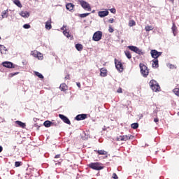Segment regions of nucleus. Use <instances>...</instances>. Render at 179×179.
<instances>
[{
    "mask_svg": "<svg viewBox=\"0 0 179 179\" xmlns=\"http://www.w3.org/2000/svg\"><path fill=\"white\" fill-rule=\"evenodd\" d=\"M0 179H1V177H0Z\"/></svg>",
    "mask_w": 179,
    "mask_h": 179,
    "instance_id": "bf43d9fd",
    "label": "nucleus"
},
{
    "mask_svg": "<svg viewBox=\"0 0 179 179\" xmlns=\"http://www.w3.org/2000/svg\"><path fill=\"white\" fill-rule=\"evenodd\" d=\"M59 89L62 92H66V90H68V85L65 83H62L60 85Z\"/></svg>",
    "mask_w": 179,
    "mask_h": 179,
    "instance_id": "f3484780",
    "label": "nucleus"
},
{
    "mask_svg": "<svg viewBox=\"0 0 179 179\" xmlns=\"http://www.w3.org/2000/svg\"><path fill=\"white\" fill-rule=\"evenodd\" d=\"M3 66L5 68H18L17 65L13 64V63L10 62H4L2 63Z\"/></svg>",
    "mask_w": 179,
    "mask_h": 179,
    "instance_id": "1a4fd4ad",
    "label": "nucleus"
},
{
    "mask_svg": "<svg viewBox=\"0 0 179 179\" xmlns=\"http://www.w3.org/2000/svg\"><path fill=\"white\" fill-rule=\"evenodd\" d=\"M76 48L77 51H82V50H83V45L78 43L76 45Z\"/></svg>",
    "mask_w": 179,
    "mask_h": 179,
    "instance_id": "aec40b11",
    "label": "nucleus"
},
{
    "mask_svg": "<svg viewBox=\"0 0 179 179\" xmlns=\"http://www.w3.org/2000/svg\"><path fill=\"white\" fill-rule=\"evenodd\" d=\"M77 86H78V87H80V83H77Z\"/></svg>",
    "mask_w": 179,
    "mask_h": 179,
    "instance_id": "5fc2aeb1",
    "label": "nucleus"
},
{
    "mask_svg": "<svg viewBox=\"0 0 179 179\" xmlns=\"http://www.w3.org/2000/svg\"><path fill=\"white\" fill-rule=\"evenodd\" d=\"M2 48H5V46H4V45H0V50H1V49H2Z\"/></svg>",
    "mask_w": 179,
    "mask_h": 179,
    "instance_id": "864d4df0",
    "label": "nucleus"
},
{
    "mask_svg": "<svg viewBox=\"0 0 179 179\" xmlns=\"http://www.w3.org/2000/svg\"><path fill=\"white\" fill-rule=\"evenodd\" d=\"M88 167L90 169H92V170H96L97 171H99V170H103V169H104L103 164L100 162H92L88 164Z\"/></svg>",
    "mask_w": 179,
    "mask_h": 179,
    "instance_id": "f257e3e1",
    "label": "nucleus"
},
{
    "mask_svg": "<svg viewBox=\"0 0 179 179\" xmlns=\"http://www.w3.org/2000/svg\"><path fill=\"white\" fill-rule=\"evenodd\" d=\"M173 92L176 96H179V88L173 89Z\"/></svg>",
    "mask_w": 179,
    "mask_h": 179,
    "instance_id": "c9c22d12",
    "label": "nucleus"
},
{
    "mask_svg": "<svg viewBox=\"0 0 179 179\" xmlns=\"http://www.w3.org/2000/svg\"><path fill=\"white\" fill-rule=\"evenodd\" d=\"M59 117L60 119L62 120L63 122H65V124H68V125H71V120H69V119L66 117V116L59 114Z\"/></svg>",
    "mask_w": 179,
    "mask_h": 179,
    "instance_id": "9d476101",
    "label": "nucleus"
},
{
    "mask_svg": "<svg viewBox=\"0 0 179 179\" xmlns=\"http://www.w3.org/2000/svg\"><path fill=\"white\" fill-rule=\"evenodd\" d=\"M114 18H110L108 20V23H113L114 22Z\"/></svg>",
    "mask_w": 179,
    "mask_h": 179,
    "instance_id": "49530a36",
    "label": "nucleus"
},
{
    "mask_svg": "<svg viewBox=\"0 0 179 179\" xmlns=\"http://www.w3.org/2000/svg\"><path fill=\"white\" fill-rule=\"evenodd\" d=\"M139 67L141 69V73L143 76V78H148L149 75V69L146 65L143 64V63H140Z\"/></svg>",
    "mask_w": 179,
    "mask_h": 179,
    "instance_id": "f03ea898",
    "label": "nucleus"
},
{
    "mask_svg": "<svg viewBox=\"0 0 179 179\" xmlns=\"http://www.w3.org/2000/svg\"><path fill=\"white\" fill-rule=\"evenodd\" d=\"M63 34H64V36H66V37H67L68 38L71 37V34H69V32H68L67 31H64Z\"/></svg>",
    "mask_w": 179,
    "mask_h": 179,
    "instance_id": "4c0bfd02",
    "label": "nucleus"
},
{
    "mask_svg": "<svg viewBox=\"0 0 179 179\" xmlns=\"http://www.w3.org/2000/svg\"><path fill=\"white\" fill-rule=\"evenodd\" d=\"M13 3L18 6V8H22V3L20 1H14Z\"/></svg>",
    "mask_w": 179,
    "mask_h": 179,
    "instance_id": "473e14b6",
    "label": "nucleus"
},
{
    "mask_svg": "<svg viewBox=\"0 0 179 179\" xmlns=\"http://www.w3.org/2000/svg\"><path fill=\"white\" fill-rule=\"evenodd\" d=\"M36 58H38V59H43V54H41L40 52H38V55H36Z\"/></svg>",
    "mask_w": 179,
    "mask_h": 179,
    "instance_id": "f704fd0d",
    "label": "nucleus"
},
{
    "mask_svg": "<svg viewBox=\"0 0 179 179\" xmlns=\"http://www.w3.org/2000/svg\"><path fill=\"white\" fill-rule=\"evenodd\" d=\"M108 10H105V11H99L98 12V15L100 17H106V16H108Z\"/></svg>",
    "mask_w": 179,
    "mask_h": 179,
    "instance_id": "ddd939ff",
    "label": "nucleus"
},
{
    "mask_svg": "<svg viewBox=\"0 0 179 179\" xmlns=\"http://www.w3.org/2000/svg\"><path fill=\"white\" fill-rule=\"evenodd\" d=\"M112 177L114 179H118V176H117V173H113V176Z\"/></svg>",
    "mask_w": 179,
    "mask_h": 179,
    "instance_id": "37998d69",
    "label": "nucleus"
},
{
    "mask_svg": "<svg viewBox=\"0 0 179 179\" xmlns=\"http://www.w3.org/2000/svg\"><path fill=\"white\" fill-rule=\"evenodd\" d=\"M110 12H111V13H115L117 10H115V8H111L110 9Z\"/></svg>",
    "mask_w": 179,
    "mask_h": 179,
    "instance_id": "c03bdc74",
    "label": "nucleus"
},
{
    "mask_svg": "<svg viewBox=\"0 0 179 179\" xmlns=\"http://www.w3.org/2000/svg\"><path fill=\"white\" fill-rule=\"evenodd\" d=\"M136 54H138V55H143V54H145V52L143 51H142V50L139 49V48H137L136 49Z\"/></svg>",
    "mask_w": 179,
    "mask_h": 179,
    "instance_id": "393cba45",
    "label": "nucleus"
},
{
    "mask_svg": "<svg viewBox=\"0 0 179 179\" xmlns=\"http://www.w3.org/2000/svg\"><path fill=\"white\" fill-rule=\"evenodd\" d=\"M100 76L102 78H106V76H107V69L101 68L100 69Z\"/></svg>",
    "mask_w": 179,
    "mask_h": 179,
    "instance_id": "f8f14e48",
    "label": "nucleus"
},
{
    "mask_svg": "<svg viewBox=\"0 0 179 179\" xmlns=\"http://www.w3.org/2000/svg\"><path fill=\"white\" fill-rule=\"evenodd\" d=\"M16 75H19V72L11 73H10L9 76H10V78H13V76H15Z\"/></svg>",
    "mask_w": 179,
    "mask_h": 179,
    "instance_id": "a19ab883",
    "label": "nucleus"
},
{
    "mask_svg": "<svg viewBox=\"0 0 179 179\" xmlns=\"http://www.w3.org/2000/svg\"><path fill=\"white\" fill-rule=\"evenodd\" d=\"M101 37H103V32H101V31H98L94 34L92 36V40L94 41H100Z\"/></svg>",
    "mask_w": 179,
    "mask_h": 179,
    "instance_id": "39448f33",
    "label": "nucleus"
},
{
    "mask_svg": "<svg viewBox=\"0 0 179 179\" xmlns=\"http://www.w3.org/2000/svg\"><path fill=\"white\" fill-rule=\"evenodd\" d=\"M131 127L133 129H138V128H139V124L133 123V124H131Z\"/></svg>",
    "mask_w": 179,
    "mask_h": 179,
    "instance_id": "c85d7f7f",
    "label": "nucleus"
},
{
    "mask_svg": "<svg viewBox=\"0 0 179 179\" xmlns=\"http://www.w3.org/2000/svg\"><path fill=\"white\" fill-rule=\"evenodd\" d=\"M2 150H3V148H2V146H0V153L1 152H2Z\"/></svg>",
    "mask_w": 179,
    "mask_h": 179,
    "instance_id": "603ef678",
    "label": "nucleus"
},
{
    "mask_svg": "<svg viewBox=\"0 0 179 179\" xmlns=\"http://www.w3.org/2000/svg\"><path fill=\"white\" fill-rule=\"evenodd\" d=\"M153 26H152V25H147V26H145V30L146 31H150L151 30H153Z\"/></svg>",
    "mask_w": 179,
    "mask_h": 179,
    "instance_id": "bb28decb",
    "label": "nucleus"
},
{
    "mask_svg": "<svg viewBox=\"0 0 179 179\" xmlns=\"http://www.w3.org/2000/svg\"><path fill=\"white\" fill-rule=\"evenodd\" d=\"M57 123L51 122V127H56Z\"/></svg>",
    "mask_w": 179,
    "mask_h": 179,
    "instance_id": "09e8293b",
    "label": "nucleus"
},
{
    "mask_svg": "<svg viewBox=\"0 0 179 179\" xmlns=\"http://www.w3.org/2000/svg\"><path fill=\"white\" fill-rule=\"evenodd\" d=\"M23 163L22 162H15V167H20Z\"/></svg>",
    "mask_w": 179,
    "mask_h": 179,
    "instance_id": "e433bc0d",
    "label": "nucleus"
},
{
    "mask_svg": "<svg viewBox=\"0 0 179 179\" xmlns=\"http://www.w3.org/2000/svg\"><path fill=\"white\" fill-rule=\"evenodd\" d=\"M108 31L109 33H114V28L111 25H109Z\"/></svg>",
    "mask_w": 179,
    "mask_h": 179,
    "instance_id": "ea45409f",
    "label": "nucleus"
},
{
    "mask_svg": "<svg viewBox=\"0 0 179 179\" xmlns=\"http://www.w3.org/2000/svg\"><path fill=\"white\" fill-rule=\"evenodd\" d=\"M178 115H179V112L178 113Z\"/></svg>",
    "mask_w": 179,
    "mask_h": 179,
    "instance_id": "6e6d98bb",
    "label": "nucleus"
},
{
    "mask_svg": "<svg viewBox=\"0 0 179 179\" xmlns=\"http://www.w3.org/2000/svg\"><path fill=\"white\" fill-rule=\"evenodd\" d=\"M116 139L118 141H132V139H134V136H132V135L119 136L117 137Z\"/></svg>",
    "mask_w": 179,
    "mask_h": 179,
    "instance_id": "20e7f679",
    "label": "nucleus"
},
{
    "mask_svg": "<svg viewBox=\"0 0 179 179\" xmlns=\"http://www.w3.org/2000/svg\"><path fill=\"white\" fill-rule=\"evenodd\" d=\"M34 74L36 75V76H38L39 79H44V76H43V74L38 73V71H34Z\"/></svg>",
    "mask_w": 179,
    "mask_h": 179,
    "instance_id": "a878e982",
    "label": "nucleus"
},
{
    "mask_svg": "<svg viewBox=\"0 0 179 179\" xmlns=\"http://www.w3.org/2000/svg\"><path fill=\"white\" fill-rule=\"evenodd\" d=\"M15 124L20 127V128H26V123H23L22 121L17 120L15 121Z\"/></svg>",
    "mask_w": 179,
    "mask_h": 179,
    "instance_id": "dca6fc26",
    "label": "nucleus"
},
{
    "mask_svg": "<svg viewBox=\"0 0 179 179\" xmlns=\"http://www.w3.org/2000/svg\"><path fill=\"white\" fill-rule=\"evenodd\" d=\"M52 28L51 18H49V20L45 22V29H47V30H51Z\"/></svg>",
    "mask_w": 179,
    "mask_h": 179,
    "instance_id": "4468645a",
    "label": "nucleus"
},
{
    "mask_svg": "<svg viewBox=\"0 0 179 179\" xmlns=\"http://www.w3.org/2000/svg\"><path fill=\"white\" fill-rule=\"evenodd\" d=\"M64 80H71V76L69 73H66V76L64 77Z\"/></svg>",
    "mask_w": 179,
    "mask_h": 179,
    "instance_id": "58836bf2",
    "label": "nucleus"
},
{
    "mask_svg": "<svg viewBox=\"0 0 179 179\" xmlns=\"http://www.w3.org/2000/svg\"><path fill=\"white\" fill-rule=\"evenodd\" d=\"M150 87H151L153 92H159L160 90V85L157 83V81L151 80L149 83Z\"/></svg>",
    "mask_w": 179,
    "mask_h": 179,
    "instance_id": "7ed1b4c3",
    "label": "nucleus"
},
{
    "mask_svg": "<svg viewBox=\"0 0 179 179\" xmlns=\"http://www.w3.org/2000/svg\"><path fill=\"white\" fill-rule=\"evenodd\" d=\"M124 54L128 59H131V58H132V55H131V52H129V50L124 51Z\"/></svg>",
    "mask_w": 179,
    "mask_h": 179,
    "instance_id": "4be33fe9",
    "label": "nucleus"
},
{
    "mask_svg": "<svg viewBox=\"0 0 179 179\" xmlns=\"http://www.w3.org/2000/svg\"><path fill=\"white\" fill-rule=\"evenodd\" d=\"M154 122H159V118H158V117H155V118L154 119Z\"/></svg>",
    "mask_w": 179,
    "mask_h": 179,
    "instance_id": "3c124183",
    "label": "nucleus"
},
{
    "mask_svg": "<svg viewBox=\"0 0 179 179\" xmlns=\"http://www.w3.org/2000/svg\"><path fill=\"white\" fill-rule=\"evenodd\" d=\"M38 54V51L37 50H33L31 52V55H32V57H34V58H37Z\"/></svg>",
    "mask_w": 179,
    "mask_h": 179,
    "instance_id": "cd10ccee",
    "label": "nucleus"
},
{
    "mask_svg": "<svg viewBox=\"0 0 179 179\" xmlns=\"http://www.w3.org/2000/svg\"><path fill=\"white\" fill-rule=\"evenodd\" d=\"M44 127H45V128H50V127H51V121L49 120H46L43 123Z\"/></svg>",
    "mask_w": 179,
    "mask_h": 179,
    "instance_id": "b1692460",
    "label": "nucleus"
},
{
    "mask_svg": "<svg viewBox=\"0 0 179 179\" xmlns=\"http://www.w3.org/2000/svg\"><path fill=\"white\" fill-rule=\"evenodd\" d=\"M115 68L119 72H122L124 71V66L120 60L115 59Z\"/></svg>",
    "mask_w": 179,
    "mask_h": 179,
    "instance_id": "423d86ee",
    "label": "nucleus"
},
{
    "mask_svg": "<svg viewBox=\"0 0 179 179\" xmlns=\"http://www.w3.org/2000/svg\"><path fill=\"white\" fill-rule=\"evenodd\" d=\"M129 50H130L131 51H133V52H136V48H138V47L136 46H128Z\"/></svg>",
    "mask_w": 179,
    "mask_h": 179,
    "instance_id": "c756f323",
    "label": "nucleus"
},
{
    "mask_svg": "<svg viewBox=\"0 0 179 179\" xmlns=\"http://www.w3.org/2000/svg\"><path fill=\"white\" fill-rule=\"evenodd\" d=\"M117 93H122V88L119 87L117 90Z\"/></svg>",
    "mask_w": 179,
    "mask_h": 179,
    "instance_id": "a18cd8bd",
    "label": "nucleus"
},
{
    "mask_svg": "<svg viewBox=\"0 0 179 179\" xmlns=\"http://www.w3.org/2000/svg\"><path fill=\"white\" fill-rule=\"evenodd\" d=\"M86 118H87V115H86V114L78 115L76 117V121H82L83 120H86Z\"/></svg>",
    "mask_w": 179,
    "mask_h": 179,
    "instance_id": "9b49d317",
    "label": "nucleus"
},
{
    "mask_svg": "<svg viewBox=\"0 0 179 179\" xmlns=\"http://www.w3.org/2000/svg\"><path fill=\"white\" fill-rule=\"evenodd\" d=\"M136 24V22H135V20H131L129 22V26L130 27H132V26H135Z\"/></svg>",
    "mask_w": 179,
    "mask_h": 179,
    "instance_id": "7c9ffc66",
    "label": "nucleus"
},
{
    "mask_svg": "<svg viewBox=\"0 0 179 179\" xmlns=\"http://www.w3.org/2000/svg\"><path fill=\"white\" fill-rule=\"evenodd\" d=\"M150 54H151V57L152 58H154V59H157L159 58V57H160L162 55V54H163L162 52H158L156 50H152L150 51Z\"/></svg>",
    "mask_w": 179,
    "mask_h": 179,
    "instance_id": "6e6552de",
    "label": "nucleus"
},
{
    "mask_svg": "<svg viewBox=\"0 0 179 179\" xmlns=\"http://www.w3.org/2000/svg\"><path fill=\"white\" fill-rule=\"evenodd\" d=\"M152 68H159V59H152Z\"/></svg>",
    "mask_w": 179,
    "mask_h": 179,
    "instance_id": "2eb2a0df",
    "label": "nucleus"
},
{
    "mask_svg": "<svg viewBox=\"0 0 179 179\" xmlns=\"http://www.w3.org/2000/svg\"><path fill=\"white\" fill-rule=\"evenodd\" d=\"M20 15L22 17H29L30 16V13L27 11H21Z\"/></svg>",
    "mask_w": 179,
    "mask_h": 179,
    "instance_id": "a211bd4d",
    "label": "nucleus"
},
{
    "mask_svg": "<svg viewBox=\"0 0 179 179\" xmlns=\"http://www.w3.org/2000/svg\"><path fill=\"white\" fill-rule=\"evenodd\" d=\"M59 157H61V155H57L55 157V159H59Z\"/></svg>",
    "mask_w": 179,
    "mask_h": 179,
    "instance_id": "8fccbe9b",
    "label": "nucleus"
},
{
    "mask_svg": "<svg viewBox=\"0 0 179 179\" xmlns=\"http://www.w3.org/2000/svg\"><path fill=\"white\" fill-rule=\"evenodd\" d=\"M0 40H1V36H0Z\"/></svg>",
    "mask_w": 179,
    "mask_h": 179,
    "instance_id": "4d7b16f0",
    "label": "nucleus"
},
{
    "mask_svg": "<svg viewBox=\"0 0 179 179\" xmlns=\"http://www.w3.org/2000/svg\"><path fill=\"white\" fill-rule=\"evenodd\" d=\"M8 15L9 13H8V10L3 11L1 13L2 19H5V17H8Z\"/></svg>",
    "mask_w": 179,
    "mask_h": 179,
    "instance_id": "5701e85b",
    "label": "nucleus"
},
{
    "mask_svg": "<svg viewBox=\"0 0 179 179\" xmlns=\"http://www.w3.org/2000/svg\"><path fill=\"white\" fill-rule=\"evenodd\" d=\"M90 15V13H83L79 15V17H86Z\"/></svg>",
    "mask_w": 179,
    "mask_h": 179,
    "instance_id": "72a5a7b5",
    "label": "nucleus"
},
{
    "mask_svg": "<svg viewBox=\"0 0 179 179\" xmlns=\"http://www.w3.org/2000/svg\"><path fill=\"white\" fill-rule=\"evenodd\" d=\"M169 68H170V69H174V68H176V66H174L173 64H170Z\"/></svg>",
    "mask_w": 179,
    "mask_h": 179,
    "instance_id": "de8ad7c7",
    "label": "nucleus"
},
{
    "mask_svg": "<svg viewBox=\"0 0 179 179\" xmlns=\"http://www.w3.org/2000/svg\"><path fill=\"white\" fill-rule=\"evenodd\" d=\"M66 8L67 10H73V8H75V6L73 3H69L66 5Z\"/></svg>",
    "mask_w": 179,
    "mask_h": 179,
    "instance_id": "6ab92c4d",
    "label": "nucleus"
},
{
    "mask_svg": "<svg viewBox=\"0 0 179 179\" xmlns=\"http://www.w3.org/2000/svg\"><path fill=\"white\" fill-rule=\"evenodd\" d=\"M15 1H17V0H15Z\"/></svg>",
    "mask_w": 179,
    "mask_h": 179,
    "instance_id": "13d9d810",
    "label": "nucleus"
},
{
    "mask_svg": "<svg viewBox=\"0 0 179 179\" xmlns=\"http://www.w3.org/2000/svg\"><path fill=\"white\" fill-rule=\"evenodd\" d=\"M23 27H24V29H30L31 27H30V24H25L23 25Z\"/></svg>",
    "mask_w": 179,
    "mask_h": 179,
    "instance_id": "79ce46f5",
    "label": "nucleus"
},
{
    "mask_svg": "<svg viewBox=\"0 0 179 179\" xmlns=\"http://www.w3.org/2000/svg\"><path fill=\"white\" fill-rule=\"evenodd\" d=\"M171 29H172V31L173 33V36H176V33H177V26H176V23L173 22Z\"/></svg>",
    "mask_w": 179,
    "mask_h": 179,
    "instance_id": "412c9836",
    "label": "nucleus"
},
{
    "mask_svg": "<svg viewBox=\"0 0 179 179\" xmlns=\"http://www.w3.org/2000/svg\"><path fill=\"white\" fill-rule=\"evenodd\" d=\"M96 152L99 153V155H107V152L104 151L103 150H96Z\"/></svg>",
    "mask_w": 179,
    "mask_h": 179,
    "instance_id": "2f4dec72",
    "label": "nucleus"
},
{
    "mask_svg": "<svg viewBox=\"0 0 179 179\" xmlns=\"http://www.w3.org/2000/svg\"><path fill=\"white\" fill-rule=\"evenodd\" d=\"M80 5H81L82 8H83V9H85V10H87L88 12L92 11V7L90 6V4H89V3H87L85 1H80Z\"/></svg>",
    "mask_w": 179,
    "mask_h": 179,
    "instance_id": "0eeeda50",
    "label": "nucleus"
}]
</instances>
